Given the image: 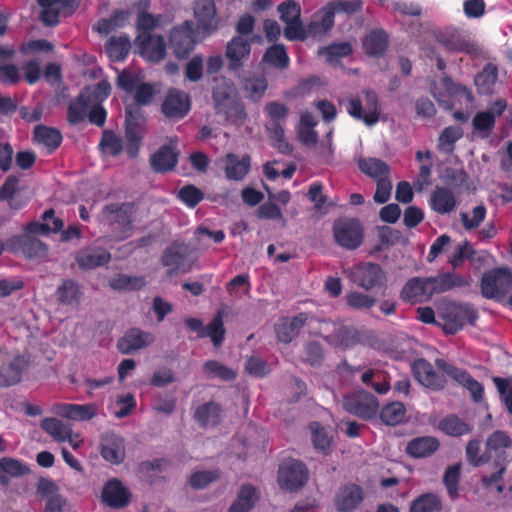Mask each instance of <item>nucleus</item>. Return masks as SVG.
<instances>
[{"mask_svg":"<svg viewBox=\"0 0 512 512\" xmlns=\"http://www.w3.org/2000/svg\"><path fill=\"white\" fill-rule=\"evenodd\" d=\"M212 100L218 115L236 126L243 125L247 120V113L243 102L238 96L235 84L227 78L217 80L212 91Z\"/></svg>","mask_w":512,"mask_h":512,"instance_id":"nucleus-1","label":"nucleus"},{"mask_svg":"<svg viewBox=\"0 0 512 512\" xmlns=\"http://www.w3.org/2000/svg\"><path fill=\"white\" fill-rule=\"evenodd\" d=\"M264 111L269 119L265 128L272 145L283 154L291 153L292 147L284 136L289 108L279 101H270L265 104Z\"/></svg>","mask_w":512,"mask_h":512,"instance_id":"nucleus-2","label":"nucleus"},{"mask_svg":"<svg viewBox=\"0 0 512 512\" xmlns=\"http://www.w3.org/2000/svg\"><path fill=\"white\" fill-rule=\"evenodd\" d=\"M346 110L350 116L362 120L367 126L375 125L381 114L378 95L373 90H363L361 95L349 99Z\"/></svg>","mask_w":512,"mask_h":512,"instance_id":"nucleus-3","label":"nucleus"},{"mask_svg":"<svg viewBox=\"0 0 512 512\" xmlns=\"http://www.w3.org/2000/svg\"><path fill=\"white\" fill-rule=\"evenodd\" d=\"M430 89L433 97L446 108H450L454 102L471 105L474 99L471 90L460 83L453 82L447 76L433 82Z\"/></svg>","mask_w":512,"mask_h":512,"instance_id":"nucleus-4","label":"nucleus"},{"mask_svg":"<svg viewBox=\"0 0 512 512\" xmlns=\"http://www.w3.org/2000/svg\"><path fill=\"white\" fill-rule=\"evenodd\" d=\"M480 287L484 298L501 302L512 289V271L508 268L491 269L483 274Z\"/></svg>","mask_w":512,"mask_h":512,"instance_id":"nucleus-5","label":"nucleus"},{"mask_svg":"<svg viewBox=\"0 0 512 512\" xmlns=\"http://www.w3.org/2000/svg\"><path fill=\"white\" fill-rule=\"evenodd\" d=\"M477 318L476 310L469 304L448 303L441 311V325L446 333L455 334L467 323Z\"/></svg>","mask_w":512,"mask_h":512,"instance_id":"nucleus-6","label":"nucleus"},{"mask_svg":"<svg viewBox=\"0 0 512 512\" xmlns=\"http://www.w3.org/2000/svg\"><path fill=\"white\" fill-rule=\"evenodd\" d=\"M344 273L352 282L366 291L382 285L385 280V273L380 265L371 262L346 268Z\"/></svg>","mask_w":512,"mask_h":512,"instance_id":"nucleus-7","label":"nucleus"},{"mask_svg":"<svg viewBox=\"0 0 512 512\" xmlns=\"http://www.w3.org/2000/svg\"><path fill=\"white\" fill-rule=\"evenodd\" d=\"M343 408L358 417L371 419L378 412L379 402L374 395L359 390L344 397Z\"/></svg>","mask_w":512,"mask_h":512,"instance_id":"nucleus-8","label":"nucleus"},{"mask_svg":"<svg viewBox=\"0 0 512 512\" xmlns=\"http://www.w3.org/2000/svg\"><path fill=\"white\" fill-rule=\"evenodd\" d=\"M134 207L131 204H111L103 210V219L119 232V239L127 238L133 222Z\"/></svg>","mask_w":512,"mask_h":512,"instance_id":"nucleus-9","label":"nucleus"},{"mask_svg":"<svg viewBox=\"0 0 512 512\" xmlns=\"http://www.w3.org/2000/svg\"><path fill=\"white\" fill-rule=\"evenodd\" d=\"M281 20L286 24L284 36L289 40H304L306 30L301 23L300 5L295 1H287L278 6Z\"/></svg>","mask_w":512,"mask_h":512,"instance_id":"nucleus-10","label":"nucleus"},{"mask_svg":"<svg viewBox=\"0 0 512 512\" xmlns=\"http://www.w3.org/2000/svg\"><path fill=\"white\" fill-rule=\"evenodd\" d=\"M307 480L305 465L297 460H284L278 470L279 486L287 491H295L301 488Z\"/></svg>","mask_w":512,"mask_h":512,"instance_id":"nucleus-11","label":"nucleus"},{"mask_svg":"<svg viewBox=\"0 0 512 512\" xmlns=\"http://www.w3.org/2000/svg\"><path fill=\"white\" fill-rule=\"evenodd\" d=\"M333 233L337 244L348 250L358 248L363 241V228L356 219L335 222Z\"/></svg>","mask_w":512,"mask_h":512,"instance_id":"nucleus-12","label":"nucleus"},{"mask_svg":"<svg viewBox=\"0 0 512 512\" xmlns=\"http://www.w3.org/2000/svg\"><path fill=\"white\" fill-rule=\"evenodd\" d=\"M512 440L504 431H495L491 434L485 445L487 462L494 460L496 464H506L509 461V450Z\"/></svg>","mask_w":512,"mask_h":512,"instance_id":"nucleus-13","label":"nucleus"},{"mask_svg":"<svg viewBox=\"0 0 512 512\" xmlns=\"http://www.w3.org/2000/svg\"><path fill=\"white\" fill-rule=\"evenodd\" d=\"M506 108V100L498 99L487 110L478 112L472 121L474 131L482 138L487 137L494 128L496 117L501 116Z\"/></svg>","mask_w":512,"mask_h":512,"instance_id":"nucleus-14","label":"nucleus"},{"mask_svg":"<svg viewBox=\"0 0 512 512\" xmlns=\"http://www.w3.org/2000/svg\"><path fill=\"white\" fill-rule=\"evenodd\" d=\"M136 45L140 55L150 62H159L166 55V44L162 36L140 33Z\"/></svg>","mask_w":512,"mask_h":512,"instance_id":"nucleus-15","label":"nucleus"},{"mask_svg":"<svg viewBox=\"0 0 512 512\" xmlns=\"http://www.w3.org/2000/svg\"><path fill=\"white\" fill-rule=\"evenodd\" d=\"M170 45L177 58L187 57L195 45L193 24L185 22L174 28L170 34Z\"/></svg>","mask_w":512,"mask_h":512,"instance_id":"nucleus-16","label":"nucleus"},{"mask_svg":"<svg viewBox=\"0 0 512 512\" xmlns=\"http://www.w3.org/2000/svg\"><path fill=\"white\" fill-rule=\"evenodd\" d=\"M190 111V99L188 94L177 89L167 92L162 103L163 114L170 119H181Z\"/></svg>","mask_w":512,"mask_h":512,"instance_id":"nucleus-17","label":"nucleus"},{"mask_svg":"<svg viewBox=\"0 0 512 512\" xmlns=\"http://www.w3.org/2000/svg\"><path fill=\"white\" fill-rule=\"evenodd\" d=\"M193 11L198 29L210 34L218 28L219 18L213 0H195Z\"/></svg>","mask_w":512,"mask_h":512,"instance_id":"nucleus-18","label":"nucleus"},{"mask_svg":"<svg viewBox=\"0 0 512 512\" xmlns=\"http://www.w3.org/2000/svg\"><path fill=\"white\" fill-rule=\"evenodd\" d=\"M439 41L450 51L473 54L477 48L470 38L461 30L453 27L446 28L438 36Z\"/></svg>","mask_w":512,"mask_h":512,"instance_id":"nucleus-19","label":"nucleus"},{"mask_svg":"<svg viewBox=\"0 0 512 512\" xmlns=\"http://www.w3.org/2000/svg\"><path fill=\"white\" fill-rule=\"evenodd\" d=\"M41 20L49 26L56 25L59 18L73 12V0H38Z\"/></svg>","mask_w":512,"mask_h":512,"instance_id":"nucleus-20","label":"nucleus"},{"mask_svg":"<svg viewBox=\"0 0 512 512\" xmlns=\"http://www.w3.org/2000/svg\"><path fill=\"white\" fill-rule=\"evenodd\" d=\"M251 52L250 42L242 36L233 37L226 45L225 56L228 59L230 70H239L249 58Z\"/></svg>","mask_w":512,"mask_h":512,"instance_id":"nucleus-21","label":"nucleus"},{"mask_svg":"<svg viewBox=\"0 0 512 512\" xmlns=\"http://www.w3.org/2000/svg\"><path fill=\"white\" fill-rule=\"evenodd\" d=\"M144 135V120L142 117L133 115L127 109L126 111V152L130 157H135L138 153L140 142Z\"/></svg>","mask_w":512,"mask_h":512,"instance_id":"nucleus-22","label":"nucleus"},{"mask_svg":"<svg viewBox=\"0 0 512 512\" xmlns=\"http://www.w3.org/2000/svg\"><path fill=\"white\" fill-rule=\"evenodd\" d=\"M155 340L152 333L134 328L129 330L119 341L118 348L123 354H131L135 351L150 346Z\"/></svg>","mask_w":512,"mask_h":512,"instance_id":"nucleus-23","label":"nucleus"},{"mask_svg":"<svg viewBox=\"0 0 512 512\" xmlns=\"http://www.w3.org/2000/svg\"><path fill=\"white\" fill-rule=\"evenodd\" d=\"M185 324L191 330L197 331L200 337H210L215 346H219L224 339L225 329L220 313L205 328L201 320L196 318L186 319Z\"/></svg>","mask_w":512,"mask_h":512,"instance_id":"nucleus-24","label":"nucleus"},{"mask_svg":"<svg viewBox=\"0 0 512 512\" xmlns=\"http://www.w3.org/2000/svg\"><path fill=\"white\" fill-rule=\"evenodd\" d=\"M101 456L111 464H120L125 459V441L114 433H107L101 440Z\"/></svg>","mask_w":512,"mask_h":512,"instance_id":"nucleus-25","label":"nucleus"},{"mask_svg":"<svg viewBox=\"0 0 512 512\" xmlns=\"http://www.w3.org/2000/svg\"><path fill=\"white\" fill-rule=\"evenodd\" d=\"M53 412L61 417L74 420L86 421L97 415V407L94 404H68L60 403L53 406Z\"/></svg>","mask_w":512,"mask_h":512,"instance_id":"nucleus-26","label":"nucleus"},{"mask_svg":"<svg viewBox=\"0 0 512 512\" xmlns=\"http://www.w3.org/2000/svg\"><path fill=\"white\" fill-rule=\"evenodd\" d=\"M442 368L448 376H450L470 392L475 402H479L483 399V386L477 380L472 378V376L467 371L448 364L442 366Z\"/></svg>","mask_w":512,"mask_h":512,"instance_id":"nucleus-27","label":"nucleus"},{"mask_svg":"<svg viewBox=\"0 0 512 512\" xmlns=\"http://www.w3.org/2000/svg\"><path fill=\"white\" fill-rule=\"evenodd\" d=\"M413 373L415 378L427 388L440 390L444 387L445 380L443 376L436 373L432 365L424 359L414 362Z\"/></svg>","mask_w":512,"mask_h":512,"instance_id":"nucleus-28","label":"nucleus"},{"mask_svg":"<svg viewBox=\"0 0 512 512\" xmlns=\"http://www.w3.org/2000/svg\"><path fill=\"white\" fill-rule=\"evenodd\" d=\"M224 172L228 180L241 181L248 174L251 167L249 155H236L228 153L224 158Z\"/></svg>","mask_w":512,"mask_h":512,"instance_id":"nucleus-29","label":"nucleus"},{"mask_svg":"<svg viewBox=\"0 0 512 512\" xmlns=\"http://www.w3.org/2000/svg\"><path fill=\"white\" fill-rule=\"evenodd\" d=\"M334 15L333 7L330 4L317 11L312 16L311 22L308 24L307 28H305L306 37L325 35L334 24Z\"/></svg>","mask_w":512,"mask_h":512,"instance_id":"nucleus-30","label":"nucleus"},{"mask_svg":"<svg viewBox=\"0 0 512 512\" xmlns=\"http://www.w3.org/2000/svg\"><path fill=\"white\" fill-rule=\"evenodd\" d=\"M102 499L110 507L122 508L129 503L130 492L119 480L112 479L104 486Z\"/></svg>","mask_w":512,"mask_h":512,"instance_id":"nucleus-31","label":"nucleus"},{"mask_svg":"<svg viewBox=\"0 0 512 512\" xmlns=\"http://www.w3.org/2000/svg\"><path fill=\"white\" fill-rule=\"evenodd\" d=\"M401 296L406 301L423 302L429 300L432 295L429 278H412L402 289Z\"/></svg>","mask_w":512,"mask_h":512,"instance_id":"nucleus-32","label":"nucleus"},{"mask_svg":"<svg viewBox=\"0 0 512 512\" xmlns=\"http://www.w3.org/2000/svg\"><path fill=\"white\" fill-rule=\"evenodd\" d=\"M430 206L438 214H449L457 206L454 192L446 187H436L430 196Z\"/></svg>","mask_w":512,"mask_h":512,"instance_id":"nucleus-33","label":"nucleus"},{"mask_svg":"<svg viewBox=\"0 0 512 512\" xmlns=\"http://www.w3.org/2000/svg\"><path fill=\"white\" fill-rule=\"evenodd\" d=\"M110 259V253L99 247L83 249L76 255V261L78 265L85 270H90L105 265L110 261Z\"/></svg>","mask_w":512,"mask_h":512,"instance_id":"nucleus-34","label":"nucleus"},{"mask_svg":"<svg viewBox=\"0 0 512 512\" xmlns=\"http://www.w3.org/2000/svg\"><path fill=\"white\" fill-rule=\"evenodd\" d=\"M362 500V489L355 484H350L340 488L336 495L335 505L338 510L349 512L354 510Z\"/></svg>","mask_w":512,"mask_h":512,"instance_id":"nucleus-35","label":"nucleus"},{"mask_svg":"<svg viewBox=\"0 0 512 512\" xmlns=\"http://www.w3.org/2000/svg\"><path fill=\"white\" fill-rule=\"evenodd\" d=\"M308 319L307 314L300 313L293 318H284L276 328L277 337L281 342L289 343L300 332Z\"/></svg>","mask_w":512,"mask_h":512,"instance_id":"nucleus-36","label":"nucleus"},{"mask_svg":"<svg viewBox=\"0 0 512 512\" xmlns=\"http://www.w3.org/2000/svg\"><path fill=\"white\" fill-rule=\"evenodd\" d=\"M432 295L443 293L455 287H464L469 284L470 279L464 278L455 273H444L436 277H428Z\"/></svg>","mask_w":512,"mask_h":512,"instance_id":"nucleus-37","label":"nucleus"},{"mask_svg":"<svg viewBox=\"0 0 512 512\" xmlns=\"http://www.w3.org/2000/svg\"><path fill=\"white\" fill-rule=\"evenodd\" d=\"M439 447L435 437L423 436L412 439L406 447V452L414 458H425L433 454Z\"/></svg>","mask_w":512,"mask_h":512,"instance_id":"nucleus-38","label":"nucleus"},{"mask_svg":"<svg viewBox=\"0 0 512 512\" xmlns=\"http://www.w3.org/2000/svg\"><path fill=\"white\" fill-rule=\"evenodd\" d=\"M358 167L362 173L374 179L376 182L378 180L387 178L390 175L389 165L378 158H359Z\"/></svg>","mask_w":512,"mask_h":512,"instance_id":"nucleus-39","label":"nucleus"},{"mask_svg":"<svg viewBox=\"0 0 512 512\" xmlns=\"http://www.w3.org/2000/svg\"><path fill=\"white\" fill-rule=\"evenodd\" d=\"M82 297V287L73 280H65L56 290L57 300L64 305L76 307Z\"/></svg>","mask_w":512,"mask_h":512,"instance_id":"nucleus-40","label":"nucleus"},{"mask_svg":"<svg viewBox=\"0 0 512 512\" xmlns=\"http://www.w3.org/2000/svg\"><path fill=\"white\" fill-rule=\"evenodd\" d=\"M259 496L256 489L247 484L243 485L237 495L236 500L229 508V512H249L258 501Z\"/></svg>","mask_w":512,"mask_h":512,"instance_id":"nucleus-41","label":"nucleus"},{"mask_svg":"<svg viewBox=\"0 0 512 512\" xmlns=\"http://www.w3.org/2000/svg\"><path fill=\"white\" fill-rule=\"evenodd\" d=\"M34 138L48 153L58 148L62 141V136L58 130L46 126H37L34 131Z\"/></svg>","mask_w":512,"mask_h":512,"instance_id":"nucleus-42","label":"nucleus"},{"mask_svg":"<svg viewBox=\"0 0 512 512\" xmlns=\"http://www.w3.org/2000/svg\"><path fill=\"white\" fill-rule=\"evenodd\" d=\"M474 82L480 94H493L497 82V67L492 64L486 65L483 70L476 75Z\"/></svg>","mask_w":512,"mask_h":512,"instance_id":"nucleus-43","label":"nucleus"},{"mask_svg":"<svg viewBox=\"0 0 512 512\" xmlns=\"http://www.w3.org/2000/svg\"><path fill=\"white\" fill-rule=\"evenodd\" d=\"M151 163L153 168L158 172L169 171L173 169L177 163V153L171 146H163L153 154Z\"/></svg>","mask_w":512,"mask_h":512,"instance_id":"nucleus-44","label":"nucleus"},{"mask_svg":"<svg viewBox=\"0 0 512 512\" xmlns=\"http://www.w3.org/2000/svg\"><path fill=\"white\" fill-rule=\"evenodd\" d=\"M442 506V499L439 495L424 493L411 502L409 512H440Z\"/></svg>","mask_w":512,"mask_h":512,"instance_id":"nucleus-45","label":"nucleus"},{"mask_svg":"<svg viewBox=\"0 0 512 512\" xmlns=\"http://www.w3.org/2000/svg\"><path fill=\"white\" fill-rule=\"evenodd\" d=\"M267 87V80L262 76L246 78L242 83V90L246 98L252 102H259L263 98Z\"/></svg>","mask_w":512,"mask_h":512,"instance_id":"nucleus-46","label":"nucleus"},{"mask_svg":"<svg viewBox=\"0 0 512 512\" xmlns=\"http://www.w3.org/2000/svg\"><path fill=\"white\" fill-rule=\"evenodd\" d=\"M221 416V408L214 402H209L199 406L195 411V419L203 426H214L216 425Z\"/></svg>","mask_w":512,"mask_h":512,"instance_id":"nucleus-47","label":"nucleus"},{"mask_svg":"<svg viewBox=\"0 0 512 512\" xmlns=\"http://www.w3.org/2000/svg\"><path fill=\"white\" fill-rule=\"evenodd\" d=\"M361 381L381 395L386 394L391 388L387 375L380 370L369 369L363 372Z\"/></svg>","mask_w":512,"mask_h":512,"instance_id":"nucleus-48","label":"nucleus"},{"mask_svg":"<svg viewBox=\"0 0 512 512\" xmlns=\"http://www.w3.org/2000/svg\"><path fill=\"white\" fill-rule=\"evenodd\" d=\"M388 38L384 31L375 30L366 36L363 42L364 50L367 54L378 56L384 53L387 48Z\"/></svg>","mask_w":512,"mask_h":512,"instance_id":"nucleus-49","label":"nucleus"},{"mask_svg":"<svg viewBox=\"0 0 512 512\" xmlns=\"http://www.w3.org/2000/svg\"><path fill=\"white\" fill-rule=\"evenodd\" d=\"M24 361L21 358H15L7 366L0 370V385L11 386L17 384L21 380Z\"/></svg>","mask_w":512,"mask_h":512,"instance_id":"nucleus-50","label":"nucleus"},{"mask_svg":"<svg viewBox=\"0 0 512 512\" xmlns=\"http://www.w3.org/2000/svg\"><path fill=\"white\" fill-rule=\"evenodd\" d=\"M130 48L131 43L127 36L111 37L106 44V52L113 61L123 60Z\"/></svg>","mask_w":512,"mask_h":512,"instance_id":"nucleus-51","label":"nucleus"},{"mask_svg":"<svg viewBox=\"0 0 512 512\" xmlns=\"http://www.w3.org/2000/svg\"><path fill=\"white\" fill-rule=\"evenodd\" d=\"M90 103V96L87 95V92L81 93L79 97L69 105V121L73 124L83 121L85 117L88 116Z\"/></svg>","mask_w":512,"mask_h":512,"instance_id":"nucleus-52","label":"nucleus"},{"mask_svg":"<svg viewBox=\"0 0 512 512\" xmlns=\"http://www.w3.org/2000/svg\"><path fill=\"white\" fill-rule=\"evenodd\" d=\"M41 428L58 442H66L71 427L57 418H45L41 422Z\"/></svg>","mask_w":512,"mask_h":512,"instance_id":"nucleus-53","label":"nucleus"},{"mask_svg":"<svg viewBox=\"0 0 512 512\" xmlns=\"http://www.w3.org/2000/svg\"><path fill=\"white\" fill-rule=\"evenodd\" d=\"M203 371L209 379L218 378L222 381H232L236 378L234 370L215 360L206 361L203 365Z\"/></svg>","mask_w":512,"mask_h":512,"instance_id":"nucleus-54","label":"nucleus"},{"mask_svg":"<svg viewBox=\"0 0 512 512\" xmlns=\"http://www.w3.org/2000/svg\"><path fill=\"white\" fill-rule=\"evenodd\" d=\"M405 406L398 401L388 403L380 411V419L386 425H397L405 418Z\"/></svg>","mask_w":512,"mask_h":512,"instance_id":"nucleus-55","label":"nucleus"},{"mask_svg":"<svg viewBox=\"0 0 512 512\" xmlns=\"http://www.w3.org/2000/svg\"><path fill=\"white\" fill-rule=\"evenodd\" d=\"M352 51L353 49L349 42H341L319 49L318 54L324 57L327 63L334 64L340 58L350 55Z\"/></svg>","mask_w":512,"mask_h":512,"instance_id":"nucleus-56","label":"nucleus"},{"mask_svg":"<svg viewBox=\"0 0 512 512\" xmlns=\"http://www.w3.org/2000/svg\"><path fill=\"white\" fill-rule=\"evenodd\" d=\"M43 224L33 223L30 224L29 230L33 233H47V232H57L60 231L63 227V222L61 219L56 218L54 215V210L49 209L43 214Z\"/></svg>","mask_w":512,"mask_h":512,"instance_id":"nucleus-57","label":"nucleus"},{"mask_svg":"<svg viewBox=\"0 0 512 512\" xmlns=\"http://www.w3.org/2000/svg\"><path fill=\"white\" fill-rule=\"evenodd\" d=\"M109 285L114 290H135L143 287L145 285V280L143 277L139 276L120 274L113 277L109 281Z\"/></svg>","mask_w":512,"mask_h":512,"instance_id":"nucleus-58","label":"nucleus"},{"mask_svg":"<svg viewBox=\"0 0 512 512\" xmlns=\"http://www.w3.org/2000/svg\"><path fill=\"white\" fill-rule=\"evenodd\" d=\"M312 434V442L315 449L327 453L331 447L332 437L319 423L313 422L309 426Z\"/></svg>","mask_w":512,"mask_h":512,"instance_id":"nucleus-59","label":"nucleus"},{"mask_svg":"<svg viewBox=\"0 0 512 512\" xmlns=\"http://www.w3.org/2000/svg\"><path fill=\"white\" fill-rule=\"evenodd\" d=\"M439 429L450 436H461L470 431L469 426L454 415L444 418L439 423Z\"/></svg>","mask_w":512,"mask_h":512,"instance_id":"nucleus-60","label":"nucleus"},{"mask_svg":"<svg viewBox=\"0 0 512 512\" xmlns=\"http://www.w3.org/2000/svg\"><path fill=\"white\" fill-rule=\"evenodd\" d=\"M183 260L184 256L180 251V247L176 245L168 247L162 256V263L168 268L170 275H174L179 272L180 266L183 264Z\"/></svg>","mask_w":512,"mask_h":512,"instance_id":"nucleus-61","label":"nucleus"},{"mask_svg":"<svg viewBox=\"0 0 512 512\" xmlns=\"http://www.w3.org/2000/svg\"><path fill=\"white\" fill-rule=\"evenodd\" d=\"M460 464H456L447 468L443 481L447 489V493L452 500L459 496L458 483L460 478Z\"/></svg>","mask_w":512,"mask_h":512,"instance_id":"nucleus-62","label":"nucleus"},{"mask_svg":"<svg viewBox=\"0 0 512 512\" xmlns=\"http://www.w3.org/2000/svg\"><path fill=\"white\" fill-rule=\"evenodd\" d=\"M462 136L463 130L459 126H449L445 128L439 137V149L444 152H451L454 143Z\"/></svg>","mask_w":512,"mask_h":512,"instance_id":"nucleus-63","label":"nucleus"},{"mask_svg":"<svg viewBox=\"0 0 512 512\" xmlns=\"http://www.w3.org/2000/svg\"><path fill=\"white\" fill-rule=\"evenodd\" d=\"M263 60L277 68H286L289 63L288 55L282 45L270 47L264 54Z\"/></svg>","mask_w":512,"mask_h":512,"instance_id":"nucleus-64","label":"nucleus"}]
</instances>
